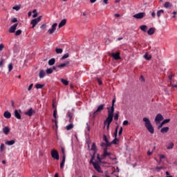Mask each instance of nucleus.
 <instances>
[{"instance_id":"nucleus-1","label":"nucleus","mask_w":177,"mask_h":177,"mask_svg":"<svg viewBox=\"0 0 177 177\" xmlns=\"http://www.w3.org/2000/svg\"><path fill=\"white\" fill-rule=\"evenodd\" d=\"M142 121H144L145 128H147L149 133L151 134L154 133V127H153L150 120L147 118H143Z\"/></svg>"},{"instance_id":"nucleus-2","label":"nucleus","mask_w":177,"mask_h":177,"mask_svg":"<svg viewBox=\"0 0 177 177\" xmlns=\"http://www.w3.org/2000/svg\"><path fill=\"white\" fill-rule=\"evenodd\" d=\"M104 104H100L97 106V109L95 111L93 112V118H95L96 115H97L99 114V113H102V111H103V110H104Z\"/></svg>"},{"instance_id":"nucleus-3","label":"nucleus","mask_w":177,"mask_h":177,"mask_svg":"<svg viewBox=\"0 0 177 177\" xmlns=\"http://www.w3.org/2000/svg\"><path fill=\"white\" fill-rule=\"evenodd\" d=\"M113 118H114V116L108 115V117L106 118V120L104 122V124L107 125L106 126L107 129H109L110 124H111V122H113Z\"/></svg>"},{"instance_id":"nucleus-4","label":"nucleus","mask_w":177,"mask_h":177,"mask_svg":"<svg viewBox=\"0 0 177 177\" xmlns=\"http://www.w3.org/2000/svg\"><path fill=\"white\" fill-rule=\"evenodd\" d=\"M51 157L54 158V160H59L60 158V156H59V152L55 149L51 150Z\"/></svg>"},{"instance_id":"nucleus-5","label":"nucleus","mask_w":177,"mask_h":177,"mask_svg":"<svg viewBox=\"0 0 177 177\" xmlns=\"http://www.w3.org/2000/svg\"><path fill=\"white\" fill-rule=\"evenodd\" d=\"M41 19H42V16H39L36 19H34L31 21L30 24H32V28H34V27H35V26H37V24H38V23H39V21H41Z\"/></svg>"},{"instance_id":"nucleus-6","label":"nucleus","mask_w":177,"mask_h":177,"mask_svg":"<svg viewBox=\"0 0 177 177\" xmlns=\"http://www.w3.org/2000/svg\"><path fill=\"white\" fill-rule=\"evenodd\" d=\"M162 120H164V117H162V115L161 113L158 114L155 118V122L156 123V125H158Z\"/></svg>"},{"instance_id":"nucleus-7","label":"nucleus","mask_w":177,"mask_h":177,"mask_svg":"<svg viewBox=\"0 0 177 177\" xmlns=\"http://www.w3.org/2000/svg\"><path fill=\"white\" fill-rule=\"evenodd\" d=\"M93 165L97 172L99 174H103V171L102 170V168L100 167V165H99L98 162H93Z\"/></svg>"},{"instance_id":"nucleus-8","label":"nucleus","mask_w":177,"mask_h":177,"mask_svg":"<svg viewBox=\"0 0 177 177\" xmlns=\"http://www.w3.org/2000/svg\"><path fill=\"white\" fill-rule=\"evenodd\" d=\"M145 16H146V13L139 12L138 14L134 15L133 16V17H134V19H143V17H145Z\"/></svg>"},{"instance_id":"nucleus-9","label":"nucleus","mask_w":177,"mask_h":177,"mask_svg":"<svg viewBox=\"0 0 177 177\" xmlns=\"http://www.w3.org/2000/svg\"><path fill=\"white\" fill-rule=\"evenodd\" d=\"M56 27H57V23H55L51 28H50L48 30V34H53V32H55V31H56Z\"/></svg>"},{"instance_id":"nucleus-10","label":"nucleus","mask_w":177,"mask_h":177,"mask_svg":"<svg viewBox=\"0 0 177 177\" xmlns=\"http://www.w3.org/2000/svg\"><path fill=\"white\" fill-rule=\"evenodd\" d=\"M108 115L114 117V106L107 107Z\"/></svg>"},{"instance_id":"nucleus-11","label":"nucleus","mask_w":177,"mask_h":177,"mask_svg":"<svg viewBox=\"0 0 177 177\" xmlns=\"http://www.w3.org/2000/svg\"><path fill=\"white\" fill-rule=\"evenodd\" d=\"M33 114H35V111L30 108L28 111L25 112V115H28V117H31Z\"/></svg>"},{"instance_id":"nucleus-12","label":"nucleus","mask_w":177,"mask_h":177,"mask_svg":"<svg viewBox=\"0 0 177 177\" xmlns=\"http://www.w3.org/2000/svg\"><path fill=\"white\" fill-rule=\"evenodd\" d=\"M53 117L55 120H53V122H55L56 127H57V109H56L53 111Z\"/></svg>"},{"instance_id":"nucleus-13","label":"nucleus","mask_w":177,"mask_h":177,"mask_svg":"<svg viewBox=\"0 0 177 177\" xmlns=\"http://www.w3.org/2000/svg\"><path fill=\"white\" fill-rule=\"evenodd\" d=\"M111 156V153L107 152V147H105L104 149V153L102 155V157L104 158H106V157H108V156Z\"/></svg>"},{"instance_id":"nucleus-14","label":"nucleus","mask_w":177,"mask_h":177,"mask_svg":"<svg viewBox=\"0 0 177 177\" xmlns=\"http://www.w3.org/2000/svg\"><path fill=\"white\" fill-rule=\"evenodd\" d=\"M17 26H19V24H15L14 25H12L9 29V32H15L16 31V29L17 28Z\"/></svg>"},{"instance_id":"nucleus-15","label":"nucleus","mask_w":177,"mask_h":177,"mask_svg":"<svg viewBox=\"0 0 177 177\" xmlns=\"http://www.w3.org/2000/svg\"><path fill=\"white\" fill-rule=\"evenodd\" d=\"M111 57L115 59V60H120L121 59V57L120 56V53H113L111 54Z\"/></svg>"},{"instance_id":"nucleus-16","label":"nucleus","mask_w":177,"mask_h":177,"mask_svg":"<svg viewBox=\"0 0 177 177\" xmlns=\"http://www.w3.org/2000/svg\"><path fill=\"white\" fill-rule=\"evenodd\" d=\"M66 23H67V19H64L63 20H62L58 25L59 28H62V27H63L64 26H66Z\"/></svg>"},{"instance_id":"nucleus-17","label":"nucleus","mask_w":177,"mask_h":177,"mask_svg":"<svg viewBox=\"0 0 177 177\" xmlns=\"http://www.w3.org/2000/svg\"><path fill=\"white\" fill-rule=\"evenodd\" d=\"M103 140L106 143V147H109V146H111V143L109 141V139H107V136L106 135L103 136Z\"/></svg>"},{"instance_id":"nucleus-18","label":"nucleus","mask_w":177,"mask_h":177,"mask_svg":"<svg viewBox=\"0 0 177 177\" xmlns=\"http://www.w3.org/2000/svg\"><path fill=\"white\" fill-rule=\"evenodd\" d=\"M155 32H156L155 28H150L147 31L148 35H153V34H154Z\"/></svg>"},{"instance_id":"nucleus-19","label":"nucleus","mask_w":177,"mask_h":177,"mask_svg":"<svg viewBox=\"0 0 177 177\" xmlns=\"http://www.w3.org/2000/svg\"><path fill=\"white\" fill-rule=\"evenodd\" d=\"M91 150L94 151V154H96V153H97V147H96V144L95 142H93L92 144Z\"/></svg>"},{"instance_id":"nucleus-20","label":"nucleus","mask_w":177,"mask_h":177,"mask_svg":"<svg viewBox=\"0 0 177 177\" xmlns=\"http://www.w3.org/2000/svg\"><path fill=\"white\" fill-rule=\"evenodd\" d=\"M3 116L5 117V118H10V117H12V113H10V112H9L8 111H6L3 113Z\"/></svg>"},{"instance_id":"nucleus-21","label":"nucleus","mask_w":177,"mask_h":177,"mask_svg":"<svg viewBox=\"0 0 177 177\" xmlns=\"http://www.w3.org/2000/svg\"><path fill=\"white\" fill-rule=\"evenodd\" d=\"M15 118H17V120H21V115L19 113V111L15 110Z\"/></svg>"},{"instance_id":"nucleus-22","label":"nucleus","mask_w":177,"mask_h":177,"mask_svg":"<svg viewBox=\"0 0 177 177\" xmlns=\"http://www.w3.org/2000/svg\"><path fill=\"white\" fill-rule=\"evenodd\" d=\"M174 146H175V145L174 144V142H171L167 144L166 147H167V150H171V149H174Z\"/></svg>"},{"instance_id":"nucleus-23","label":"nucleus","mask_w":177,"mask_h":177,"mask_svg":"<svg viewBox=\"0 0 177 177\" xmlns=\"http://www.w3.org/2000/svg\"><path fill=\"white\" fill-rule=\"evenodd\" d=\"M70 64V62L66 61V62L61 64L57 66L58 68H61L62 67H66V66H68Z\"/></svg>"},{"instance_id":"nucleus-24","label":"nucleus","mask_w":177,"mask_h":177,"mask_svg":"<svg viewBox=\"0 0 177 177\" xmlns=\"http://www.w3.org/2000/svg\"><path fill=\"white\" fill-rule=\"evenodd\" d=\"M46 75V73H45V71L41 70L39 73V78H44Z\"/></svg>"},{"instance_id":"nucleus-25","label":"nucleus","mask_w":177,"mask_h":177,"mask_svg":"<svg viewBox=\"0 0 177 177\" xmlns=\"http://www.w3.org/2000/svg\"><path fill=\"white\" fill-rule=\"evenodd\" d=\"M169 131V127H166L161 129L160 132L161 133H167Z\"/></svg>"},{"instance_id":"nucleus-26","label":"nucleus","mask_w":177,"mask_h":177,"mask_svg":"<svg viewBox=\"0 0 177 177\" xmlns=\"http://www.w3.org/2000/svg\"><path fill=\"white\" fill-rule=\"evenodd\" d=\"M3 133H5V135H8V133H9V132H10V129H9L8 127H5L3 129Z\"/></svg>"},{"instance_id":"nucleus-27","label":"nucleus","mask_w":177,"mask_h":177,"mask_svg":"<svg viewBox=\"0 0 177 177\" xmlns=\"http://www.w3.org/2000/svg\"><path fill=\"white\" fill-rule=\"evenodd\" d=\"M172 3L168 1L165 2L164 4V8H165L166 9H167V8H172Z\"/></svg>"},{"instance_id":"nucleus-28","label":"nucleus","mask_w":177,"mask_h":177,"mask_svg":"<svg viewBox=\"0 0 177 177\" xmlns=\"http://www.w3.org/2000/svg\"><path fill=\"white\" fill-rule=\"evenodd\" d=\"M65 162H66V158H64V157H62V162L60 163V168H61V169H63V168H64V163Z\"/></svg>"},{"instance_id":"nucleus-29","label":"nucleus","mask_w":177,"mask_h":177,"mask_svg":"<svg viewBox=\"0 0 177 177\" xmlns=\"http://www.w3.org/2000/svg\"><path fill=\"white\" fill-rule=\"evenodd\" d=\"M56 63V59L55 58H52L48 61V66H53Z\"/></svg>"},{"instance_id":"nucleus-30","label":"nucleus","mask_w":177,"mask_h":177,"mask_svg":"<svg viewBox=\"0 0 177 177\" xmlns=\"http://www.w3.org/2000/svg\"><path fill=\"white\" fill-rule=\"evenodd\" d=\"M140 29L141 31H143L144 32H146L147 31V26L142 25L140 26Z\"/></svg>"},{"instance_id":"nucleus-31","label":"nucleus","mask_w":177,"mask_h":177,"mask_svg":"<svg viewBox=\"0 0 177 177\" xmlns=\"http://www.w3.org/2000/svg\"><path fill=\"white\" fill-rule=\"evenodd\" d=\"M73 128H74V124H73V123H71L66 127V131H71V129H73Z\"/></svg>"},{"instance_id":"nucleus-32","label":"nucleus","mask_w":177,"mask_h":177,"mask_svg":"<svg viewBox=\"0 0 177 177\" xmlns=\"http://www.w3.org/2000/svg\"><path fill=\"white\" fill-rule=\"evenodd\" d=\"M15 142L16 141H15V140H12L10 141H6V145H7L8 146H12V145H15Z\"/></svg>"},{"instance_id":"nucleus-33","label":"nucleus","mask_w":177,"mask_h":177,"mask_svg":"<svg viewBox=\"0 0 177 177\" xmlns=\"http://www.w3.org/2000/svg\"><path fill=\"white\" fill-rule=\"evenodd\" d=\"M67 116L69 118V122H73V113L68 111L67 113Z\"/></svg>"},{"instance_id":"nucleus-34","label":"nucleus","mask_w":177,"mask_h":177,"mask_svg":"<svg viewBox=\"0 0 177 177\" xmlns=\"http://www.w3.org/2000/svg\"><path fill=\"white\" fill-rule=\"evenodd\" d=\"M55 52L57 55H62V53H63V50L62 48H56Z\"/></svg>"},{"instance_id":"nucleus-35","label":"nucleus","mask_w":177,"mask_h":177,"mask_svg":"<svg viewBox=\"0 0 177 177\" xmlns=\"http://www.w3.org/2000/svg\"><path fill=\"white\" fill-rule=\"evenodd\" d=\"M44 86H45L44 84H37L35 85L36 89H42V88H44Z\"/></svg>"},{"instance_id":"nucleus-36","label":"nucleus","mask_w":177,"mask_h":177,"mask_svg":"<svg viewBox=\"0 0 177 177\" xmlns=\"http://www.w3.org/2000/svg\"><path fill=\"white\" fill-rule=\"evenodd\" d=\"M144 57L146 60H151V55H149V54L146 53L144 55Z\"/></svg>"},{"instance_id":"nucleus-37","label":"nucleus","mask_w":177,"mask_h":177,"mask_svg":"<svg viewBox=\"0 0 177 177\" xmlns=\"http://www.w3.org/2000/svg\"><path fill=\"white\" fill-rule=\"evenodd\" d=\"M162 13H164V10H160L157 12L156 15H157L158 17H160L161 15H162Z\"/></svg>"},{"instance_id":"nucleus-38","label":"nucleus","mask_w":177,"mask_h":177,"mask_svg":"<svg viewBox=\"0 0 177 177\" xmlns=\"http://www.w3.org/2000/svg\"><path fill=\"white\" fill-rule=\"evenodd\" d=\"M161 169H164V167H156L154 169V171H156L157 172H160Z\"/></svg>"},{"instance_id":"nucleus-39","label":"nucleus","mask_w":177,"mask_h":177,"mask_svg":"<svg viewBox=\"0 0 177 177\" xmlns=\"http://www.w3.org/2000/svg\"><path fill=\"white\" fill-rule=\"evenodd\" d=\"M60 81L64 85H68V81H67L66 80L61 79Z\"/></svg>"},{"instance_id":"nucleus-40","label":"nucleus","mask_w":177,"mask_h":177,"mask_svg":"<svg viewBox=\"0 0 177 177\" xmlns=\"http://www.w3.org/2000/svg\"><path fill=\"white\" fill-rule=\"evenodd\" d=\"M69 56L70 55L68 53H66L62 57L61 60H64L65 59H67Z\"/></svg>"},{"instance_id":"nucleus-41","label":"nucleus","mask_w":177,"mask_h":177,"mask_svg":"<svg viewBox=\"0 0 177 177\" xmlns=\"http://www.w3.org/2000/svg\"><path fill=\"white\" fill-rule=\"evenodd\" d=\"M118 127H119V126H117L115 129V132H114L115 138H117V136L118 135Z\"/></svg>"},{"instance_id":"nucleus-42","label":"nucleus","mask_w":177,"mask_h":177,"mask_svg":"<svg viewBox=\"0 0 177 177\" xmlns=\"http://www.w3.org/2000/svg\"><path fill=\"white\" fill-rule=\"evenodd\" d=\"M61 151H62V156H63L62 157H64V158H66V151H65L64 148L62 147Z\"/></svg>"},{"instance_id":"nucleus-43","label":"nucleus","mask_w":177,"mask_h":177,"mask_svg":"<svg viewBox=\"0 0 177 177\" xmlns=\"http://www.w3.org/2000/svg\"><path fill=\"white\" fill-rule=\"evenodd\" d=\"M117 142H118V138H115L111 141V145H117Z\"/></svg>"},{"instance_id":"nucleus-44","label":"nucleus","mask_w":177,"mask_h":177,"mask_svg":"<svg viewBox=\"0 0 177 177\" xmlns=\"http://www.w3.org/2000/svg\"><path fill=\"white\" fill-rule=\"evenodd\" d=\"M46 74H52V73H53V69H52L50 68H48V69H46Z\"/></svg>"},{"instance_id":"nucleus-45","label":"nucleus","mask_w":177,"mask_h":177,"mask_svg":"<svg viewBox=\"0 0 177 177\" xmlns=\"http://www.w3.org/2000/svg\"><path fill=\"white\" fill-rule=\"evenodd\" d=\"M12 70H13V64H10L8 65V71H9V73H10V71H12Z\"/></svg>"},{"instance_id":"nucleus-46","label":"nucleus","mask_w":177,"mask_h":177,"mask_svg":"<svg viewBox=\"0 0 177 177\" xmlns=\"http://www.w3.org/2000/svg\"><path fill=\"white\" fill-rule=\"evenodd\" d=\"M5 150V144L1 143L0 146V151H3Z\"/></svg>"},{"instance_id":"nucleus-47","label":"nucleus","mask_w":177,"mask_h":177,"mask_svg":"<svg viewBox=\"0 0 177 177\" xmlns=\"http://www.w3.org/2000/svg\"><path fill=\"white\" fill-rule=\"evenodd\" d=\"M97 159L98 160V162H102V160H103V159H104L103 157H102V158H100V156H99V154H97Z\"/></svg>"},{"instance_id":"nucleus-48","label":"nucleus","mask_w":177,"mask_h":177,"mask_svg":"<svg viewBox=\"0 0 177 177\" xmlns=\"http://www.w3.org/2000/svg\"><path fill=\"white\" fill-rule=\"evenodd\" d=\"M21 34V30H17L16 32H15V35L16 37L20 35Z\"/></svg>"},{"instance_id":"nucleus-49","label":"nucleus","mask_w":177,"mask_h":177,"mask_svg":"<svg viewBox=\"0 0 177 177\" xmlns=\"http://www.w3.org/2000/svg\"><path fill=\"white\" fill-rule=\"evenodd\" d=\"M96 80H97V82H98L99 85H102L103 83L102 82L101 78L97 77Z\"/></svg>"},{"instance_id":"nucleus-50","label":"nucleus","mask_w":177,"mask_h":177,"mask_svg":"<svg viewBox=\"0 0 177 177\" xmlns=\"http://www.w3.org/2000/svg\"><path fill=\"white\" fill-rule=\"evenodd\" d=\"M14 10H20V6H15L12 8Z\"/></svg>"},{"instance_id":"nucleus-51","label":"nucleus","mask_w":177,"mask_h":177,"mask_svg":"<svg viewBox=\"0 0 177 177\" xmlns=\"http://www.w3.org/2000/svg\"><path fill=\"white\" fill-rule=\"evenodd\" d=\"M3 49H5V45H3V44H0V52H2V50H3Z\"/></svg>"},{"instance_id":"nucleus-52","label":"nucleus","mask_w":177,"mask_h":177,"mask_svg":"<svg viewBox=\"0 0 177 177\" xmlns=\"http://www.w3.org/2000/svg\"><path fill=\"white\" fill-rule=\"evenodd\" d=\"M169 121H171V119H165L162 121V124H168V122H169Z\"/></svg>"},{"instance_id":"nucleus-53","label":"nucleus","mask_w":177,"mask_h":177,"mask_svg":"<svg viewBox=\"0 0 177 177\" xmlns=\"http://www.w3.org/2000/svg\"><path fill=\"white\" fill-rule=\"evenodd\" d=\"M33 86H34V84H30V86L28 88V91H31V89H32Z\"/></svg>"},{"instance_id":"nucleus-54","label":"nucleus","mask_w":177,"mask_h":177,"mask_svg":"<svg viewBox=\"0 0 177 177\" xmlns=\"http://www.w3.org/2000/svg\"><path fill=\"white\" fill-rule=\"evenodd\" d=\"M122 131H123L122 127H120V131L118 132L119 136H121V135H122Z\"/></svg>"},{"instance_id":"nucleus-55","label":"nucleus","mask_w":177,"mask_h":177,"mask_svg":"<svg viewBox=\"0 0 177 177\" xmlns=\"http://www.w3.org/2000/svg\"><path fill=\"white\" fill-rule=\"evenodd\" d=\"M100 146H101V147H104V146H105L106 147H107V142H106V143L102 142V143L100 144Z\"/></svg>"},{"instance_id":"nucleus-56","label":"nucleus","mask_w":177,"mask_h":177,"mask_svg":"<svg viewBox=\"0 0 177 177\" xmlns=\"http://www.w3.org/2000/svg\"><path fill=\"white\" fill-rule=\"evenodd\" d=\"M118 113H116L115 115H114V120L115 121H118Z\"/></svg>"},{"instance_id":"nucleus-57","label":"nucleus","mask_w":177,"mask_h":177,"mask_svg":"<svg viewBox=\"0 0 177 177\" xmlns=\"http://www.w3.org/2000/svg\"><path fill=\"white\" fill-rule=\"evenodd\" d=\"M176 13H177V12H176V11H174V12H173V15H174L172 16V19H176Z\"/></svg>"},{"instance_id":"nucleus-58","label":"nucleus","mask_w":177,"mask_h":177,"mask_svg":"<svg viewBox=\"0 0 177 177\" xmlns=\"http://www.w3.org/2000/svg\"><path fill=\"white\" fill-rule=\"evenodd\" d=\"M128 124H129V122H128V120H124V121L123 122V125H124V126L128 125Z\"/></svg>"},{"instance_id":"nucleus-59","label":"nucleus","mask_w":177,"mask_h":177,"mask_svg":"<svg viewBox=\"0 0 177 177\" xmlns=\"http://www.w3.org/2000/svg\"><path fill=\"white\" fill-rule=\"evenodd\" d=\"M11 21L12 23H17V18H13Z\"/></svg>"},{"instance_id":"nucleus-60","label":"nucleus","mask_w":177,"mask_h":177,"mask_svg":"<svg viewBox=\"0 0 177 177\" xmlns=\"http://www.w3.org/2000/svg\"><path fill=\"white\" fill-rule=\"evenodd\" d=\"M115 103V98H114L113 100H112V105H111V107H114V104Z\"/></svg>"},{"instance_id":"nucleus-61","label":"nucleus","mask_w":177,"mask_h":177,"mask_svg":"<svg viewBox=\"0 0 177 177\" xmlns=\"http://www.w3.org/2000/svg\"><path fill=\"white\" fill-rule=\"evenodd\" d=\"M165 124H162V122L160 123V124L158 127V129H160V128H162V126L164 125Z\"/></svg>"},{"instance_id":"nucleus-62","label":"nucleus","mask_w":177,"mask_h":177,"mask_svg":"<svg viewBox=\"0 0 177 177\" xmlns=\"http://www.w3.org/2000/svg\"><path fill=\"white\" fill-rule=\"evenodd\" d=\"M163 158H165V156H164V155H160V161H161V160H163Z\"/></svg>"},{"instance_id":"nucleus-63","label":"nucleus","mask_w":177,"mask_h":177,"mask_svg":"<svg viewBox=\"0 0 177 177\" xmlns=\"http://www.w3.org/2000/svg\"><path fill=\"white\" fill-rule=\"evenodd\" d=\"M2 66H3V59L0 61V67H2Z\"/></svg>"},{"instance_id":"nucleus-64","label":"nucleus","mask_w":177,"mask_h":177,"mask_svg":"<svg viewBox=\"0 0 177 177\" xmlns=\"http://www.w3.org/2000/svg\"><path fill=\"white\" fill-rule=\"evenodd\" d=\"M167 176L166 177H172V176H169V173L168 171L165 172Z\"/></svg>"}]
</instances>
